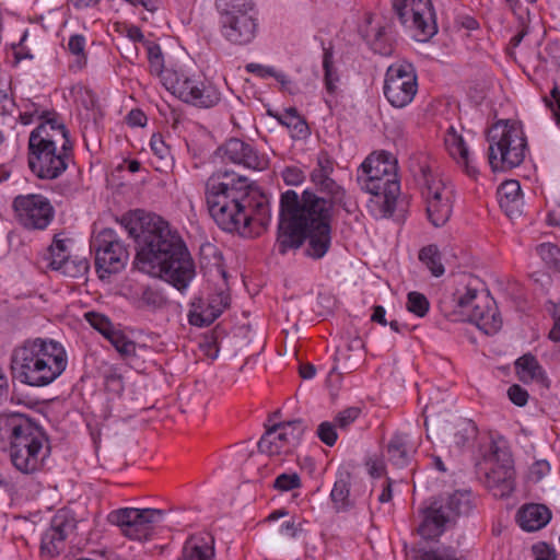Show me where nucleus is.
I'll return each instance as SVG.
<instances>
[{"label": "nucleus", "instance_id": "nucleus-1", "mask_svg": "<svg viewBox=\"0 0 560 560\" xmlns=\"http://www.w3.org/2000/svg\"><path fill=\"white\" fill-rule=\"evenodd\" d=\"M329 196V200L305 190L300 199L294 190H287L280 199L278 250L284 255L289 249H298L305 242V255L319 259L326 255L331 244V209L335 205L351 212L346 191L332 178L318 187Z\"/></svg>", "mask_w": 560, "mask_h": 560}, {"label": "nucleus", "instance_id": "nucleus-2", "mask_svg": "<svg viewBox=\"0 0 560 560\" xmlns=\"http://www.w3.org/2000/svg\"><path fill=\"white\" fill-rule=\"evenodd\" d=\"M136 241L137 269L184 290L195 277V264L184 241L161 217L136 209L115 218Z\"/></svg>", "mask_w": 560, "mask_h": 560}, {"label": "nucleus", "instance_id": "nucleus-3", "mask_svg": "<svg viewBox=\"0 0 560 560\" xmlns=\"http://www.w3.org/2000/svg\"><path fill=\"white\" fill-rule=\"evenodd\" d=\"M206 203L214 222L226 232H244L253 220L250 207L256 208L260 224H266L267 209L264 196L257 195L249 179L228 170L213 173L206 182Z\"/></svg>", "mask_w": 560, "mask_h": 560}, {"label": "nucleus", "instance_id": "nucleus-4", "mask_svg": "<svg viewBox=\"0 0 560 560\" xmlns=\"http://www.w3.org/2000/svg\"><path fill=\"white\" fill-rule=\"evenodd\" d=\"M28 138V167L42 179L58 178L72 161V143L66 126L48 113Z\"/></svg>", "mask_w": 560, "mask_h": 560}, {"label": "nucleus", "instance_id": "nucleus-5", "mask_svg": "<svg viewBox=\"0 0 560 560\" xmlns=\"http://www.w3.org/2000/svg\"><path fill=\"white\" fill-rule=\"evenodd\" d=\"M67 366L63 347L54 340L36 338L16 348L11 358L14 377L30 386L52 383Z\"/></svg>", "mask_w": 560, "mask_h": 560}, {"label": "nucleus", "instance_id": "nucleus-6", "mask_svg": "<svg viewBox=\"0 0 560 560\" xmlns=\"http://www.w3.org/2000/svg\"><path fill=\"white\" fill-rule=\"evenodd\" d=\"M488 160L493 172L518 166L525 158L526 138L517 122L499 121L488 132Z\"/></svg>", "mask_w": 560, "mask_h": 560}, {"label": "nucleus", "instance_id": "nucleus-7", "mask_svg": "<svg viewBox=\"0 0 560 560\" xmlns=\"http://www.w3.org/2000/svg\"><path fill=\"white\" fill-rule=\"evenodd\" d=\"M475 506L470 490H457L445 501L434 500L423 510V520L418 526V534L427 540L435 539L443 534L447 524H455L457 518L468 516Z\"/></svg>", "mask_w": 560, "mask_h": 560}, {"label": "nucleus", "instance_id": "nucleus-8", "mask_svg": "<svg viewBox=\"0 0 560 560\" xmlns=\"http://www.w3.org/2000/svg\"><path fill=\"white\" fill-rule=\"evenodd\" d=\"M477 475L493 497L511 495L515 488V470L510 451L492 442L489 453L477 464Z\"/></svg>", "mask_w": 560, "mask_h": 560}, {"label": "nucleus", "instance_id": "nucleus-9", "mask_svg": "<svg viewBox=\"0 0 560 560\" xmlns=\"http://www.w3.org/2000/svg\"><path fill=\"white\" fill-rule=\"evenodd\" d=\"M45 442L47 443L48 439L42 427L25 416L9 445L14 467L24 474L37 470Z\"/></svg>", "mask_w": 560, "mask_h": 560}, {"label": "nucleus", "instance_id": "nucleus-10", "mask_svg": "<svg viewBox=\"0 0 560 560\" xmlns=\"http://www.w3.org/2000/svg\"><path fill=\"white\" fill-rule=\"evenodd\" d=\"M165 515L161 509L119 508L107 514V523L119 528L122 536L130 540H149L154 524Z\"/></svg>", "mask_w": 560, "mask_h": 560}, {"label": "nucleus", "instance_id": "nucleus-11", "mask_svg": "<svg viewBox=\"0 0 560 560\" xmlns=\"http://www.w3.org/2000/svg\"><path fill=\"white\" fill-rule=\"evenodd\" d=\"M418 182L423 186L422 194L427 201V213L435 226H443L453 212L454 192L442 179L433 177L431 170L421 166Z\"/></svg>", "mask_w": 560, "mask_h": 560}, {"label": "nucleus", "instance_id": "nucleus-12", "mask_svg": "<svg viewBox=\"0 0 560 560\" xmlns=\"http://www.w3.org/2000/svg\"><path fill=\"white\" fill-rule=\"evenodd\" d=\"M456 303L460 312L468 316L469 322L475 323L486 335H494L501 329L502 319L489 295L480 294L478 290L467 287L465 292L457 296Z\"/></svg>", "mask_w": 560, "mask_h": 560}, {"label": "nucleus", "instance_id": "nucleus-13", "mask_svg": "<svg viewBox=\"0 0 560 560\" xmlns=\"http://www.w3.org/2000/svg\"><path fill=\"white\" fill-rule=\"evenodd\" d=\"M163 85L182 101L199 107H212L220 101V93L214 86L177 70H167Z\"/></svg>", "mask_w": 560, "mask_h": 560}, {"label": "nucleus", "instance_id": "nucleus-14", "mask_svg": "<svg viewBox=\"0 0 560 560\" xmlns=\"http://www.w3.org/2000/svg\"><path fill=\"white\" fill-rule=\"evenodd\" d=\"M418 91L417 74L411 63L398 61L385 74L384 95L392 106L402 108L412 102Z\"/></svg>", "mask_w": 560, "mask_h": 560}, {"label": "nucleus", "instance_id": "nucleus-15", "mask_svg": "<svg viewBox=\"0 0 560 560\" xmlns=\"http://www.w3.org/2000/svg\"><path fill=\"white\" fill-rule=\"evenodd\" d=\"M393 9L406 27L417 32L425 42L438 31L431 0H394Z\"/></svg>", "mask_w": 560, "mask_h": 560}, {"label": "nucleus", "instance_id": "nucleus-16", "mask_svg": "<svg viewBox=\"0 0 560 560\" xmlns=\"http://www.w3.org/2000/svg\"><path fill=\"white\" fill-rule=\"evenodd\" d=\"M304 432L301 420L279 422L269 427L258 442V450L269 456L289 454Z\"/></svg>", "mask_w": 560, "mask_h": 560}, {"label": "nucleus", "instance_id": "nucleus-17", "mask_svg": "<svg viewBox=\"0 0 560 560\" xmlns=\"http://www.w3.org/2000/svg\"><path fill=\"white\" fill-rule=\"evenodd\" d=\"M77 521L67 510H59L42 534L39 555L43 559H54L66 549L67 539L75 532Z\"/></svg>", "mask_w": 560, "mask_h": 560}, {"label": "nucleus", "instance_id": "nucleus-18", "mask_svg": "<svg viewBox=\"0 0 560 560\" xmlns=\"http://www.w3.org/2000/svg\"><path fill=\"white\" fill-rule=\"evenodd\" d=\"M20 223L30 230H44L54 218V208L42 195L18 196L13 201Z\"/></svg>", "mask_w": 560, "mask_h": 560}, {"label": "nucleus", "instance_id": "nucleus-19", "mask_svg": "<svg viewBox=\"0 0 560 560\" xmlns=\"http://www.w3.org/2000/svg\"><path fill=\"white\" fill-rule=\"evenodd\" d=\"M397 175V161L389 153L369 155L357 172V182L360 187H376L375 179L381 177L395 178Z\"/></svg>", "mask_w": 560, "mask_h": 560}, {"label": "nucleus", "instance_id": "nucleus-20", "mask_svg": "<svg viewBox=\"0 0 560 560\" xmlns=\"http://www.w3.org/2000/svg\"><path fill=\"white\" fill-rule=\"evenodd\" d=\"M218 151L222 153L224 160L249 170L261 171L268 165V160L264 155H260L249 143L237 138L228 140Z\"/></svg>", "mask_w": 560, "mask_h": 560}, {"label": "nucleus", "instance_id": "nucleus-21", "mask_svg": "<svg viewBox=\"0 0 560 560\" xmlns=\"http://www.w3.org/2000/svg\"><path fill=\"white\" fill-rule=\"evenodd\" d=\"M223 36L231 43L236 45H245L249 43L256 34V20L250 14H240L236 16H228L221 20Z\"/></svg>", "mask_w": 560, "mask_h": 560}, {"label": "nucleus", "instance_id": "nucleus-22", "mask_svg": "<svg viewBox=\"0 0 560 560\" xmlns=\"http://www.w3.org/2000/svg\"><path fill=\"white\" fill-rule=\"evenodd\" d=\"M389 28V24L374 23L373 14L366 13L363 23L359 26V33L375 52L389 55L392 52L388 37Z\"/></svg>", "mask_w": 560, "mask_h": 560}, {"label": "nucleus", "instance_id": "nucleus-23", "mask_svg": "<svg viewBox=\"0 0 560 560\" xmlns=\"http://www.w3.org/2000/svg\"><path fill=\"white\" fill-rule=\"evenodd\" d=\"M376 187H361L362 190L382 199L381 211L383 217H390L396 209L397 197L400 194L398 175L395 178L381 177L375 179Z\"/></svg>", "mask_w": 560, "mask_h": 560}, {"label": "nucleus", "instance_id": "nucleus-24", "mask_svg": "<svg viewBox=\"0 0 560 560\" xmlns=\"http://www.w3.org/2000/svg\"><path fill=\"white\" fill-rule=\"evenodd\" d=\"M445 147L450 155L464 167L469 177H477L478 170L472 165L469 158L468 147L466 145L463 136L457 132L454 127H450L444 138Z\"/></svg>", "mask_w": 560, "mask_h": 560}, {"label": "nucleus", "instance_id": "nucleus-25", "mask_svg": "<svg viewBox=\"0 0 560 560\" xmlns=\"http://www.w3.org/2000/svg\"><path fill=\"white\" fill-rule=\"evenodd\" d=\"M498 199L501 209L510 219L518 218L523 212V197L521 185L511 179L502 183L498 188Z\"/></svg>", "mask_w": 560, "mask_h": 560}, {"label": "nucleus", "instance_id": "nucleus-26", "mask_svg": "<svg viewBox=\"0 0 560 560\" xmlns=\"http://www.w3.org/2000/svg\"><path fill=\"white\" fill-rule=\"evenodd\" d=\"M214 558V538L209 535L190 536L182 551L178 560H213Z\"/></svg>", "mask_w": 560, "mask_h": 560}, {"label": "nucleus", "instance_id": "nucleus-27", "mask_svg": "<svg viewBox=\"0 0 560 560\" xmlns=\"http://www.w3.org/2000/svg\"><path fill=\"white\" fill-rule=\"evenodd\" d=\"M551 518L549 509L544 504L524 505L517 513V522L526 532H536L545 527Z\"/></svg>", "mask_w": 560, "mask_h": 560}, {"label": "nucleus", "instance_id": "nucleus-28", "mask_svg": "<svg viewBox=\"0 0 560 560\" xmlns=\"http://www.w3.org/2000/svg\"><path fill=\"white\" fill-rule=\"evenodd\" d=\"M516 374L523 383L537 382L545 387L549 386V380L539 364L538 360L532 353H526L515 361Z\"/></svg>", "mask_w": 560, "mask_h": 560}, {"label": "nucleus", "instance_id": "nucleus-29", "mask_svg": "<svg viewBox=\"0 0 560 560\" xmlns=\"http://www.w3.org/2000/svg\"><path fill=\"white\" fill-rule=\"evenodd\" d=\"M230 300V294L226 291L221 290L210 299L206 310L199 314L190 315V324L196 326H209L222 314L226 307H229Z\"/></svg>", "mask_w": 560, "mask_h": 560}, {"label": "nucleus", "instance_id": "nucleus-30", "mask_svg": "<svg viewBox=\"0 0 560 560\" xmlns=\"http://www.w3.org/2000/svg\"><path fill=\"white\" fill-rule=\"evenodd\" d=\"M107 341L110 342L118 355L129 361L137 357L138 346L125 331L116 329L107 318Z\"/></svg>", "mask_w": 560, "mask_h": 560}, {"label": "nucleus", "instance_id": "nucleus-31", "mask_svg": "<svg viewBox=\"0 0 560 560\" xmlns=\"http://www.w3.org/2000/svg\"><path fill=\"white\" fill-rule=\"evenodd\" d=\"M114 236V230L107 229V273L121 270L129 258L126 247L116 241Z\"/></svg>", "mask_w": 560, "mask_h": 560}, {"label": "nucleus", "instance_id": "nucleus-32", "mask_svg": "<svg viewBox=\"0 0 560 560\" xmlns=\"http://www.w3.org/2000/svg\"><path fill=\"white\" fill-rule=\"evenodd\" d=\"M91 248L95 252V267L98 278L105 279V221L98 219L94 222L91 236Z\"/></svg>", "mask_w": 560, "mask_h": 560}, {"label": "nucleus", "instance_id": "nucleus-33", "mask_svg": "<svg viewBox=\"0 0 560 560\" xmlns=\"http://www.w3.org/2000/svg\"><path fill=\"white\" fill-rule=\"evenodd\" d=\"M388 459L397 467L409 463L410 454L406 434H395L387 445Z\"/></svg>", "mask_w": 560, "mask_h": 560}, {"label": "nucleus", "instance_id": "nucleus-34", "mask_svg": "<svg viewBox=\"0 0 560 560\" xmlns=\"http://www.w3.org/2000/svg\"><path fill=\"white\" fill-rule=\"evenodd\" d=\"M24 417L18 412L0 415V448L9 447Z\"/></svg>", "mask_w": 560, "mask_h": 560}, {"label": "nucleus", "instance_id": "nucleus-35", "mask_svg": "<svg viewBox=\"0 0 560 560\" xmlns=\"http://www.w3.org/2000/svg\"><path fill=\"white\" fill-rule=\"evenodd\" d=\"M215 4L221 20L228 19V16L249 14L253 9L252 0H217Z\"/></svg>", "mask_w": 560, "mask_h": 560}, {"label": "nucleus", "instance_id": "nucleus-36", "mask_svg": "<svg viewBox=\"0 0 560 560\" xmlns=\"http://www.w3.org/2000/svg\"><path fill=\"white\" fill-rule=\"evenodd\" d=\"M419 259L431 271L432 276L440 277L444 273L441 254L436 245H429L419 252Z\"/></svg>", "mask_w": 560, "mask_h": 560}, {"label": "nucleus", "instance_id": "nucleus-37", "mask_svg": "<svg viewBox=\"0 0 560 560\" xmlns=\"http://www.w3.org/2000/svg\"><path fill=\"white\" fill-rule=\"evenodd\" d=\"M350 494V475L342 474L334 485L330 497L338 509H347L351 505Z\"/></svg>", "mask_w": 560, "mask_h": 560}, {"label": "nucleus", "instance_id": "nucleus-38", "mask_svg": "<svg viewBox=\"0 0 560 560\" xmlns=\"http://www.w3.org/2000/svg\"><path fill=\"white\" fill-rule=\"evenodd\" d=\"M70 258V254L65 240H60L57 236L54 238L52 244L48 248L47 259L48 267L52 270L58 271L61 265Z\"/></svg>", "mask_w": 560, "mask_h": 560}, {"label": "nucleus", "instance_id": "nucleus-39", "mask_svg": "<svg viewBox=\"0 0 560 560\" xmlns=\"http://www.w3.org/2000/svg\"><path fill=\"white\" fill-rule=\"evenodd\" d=\"M324 81L328 93L332 94L337 90L336 83L339 81L337 69L334 67L332 48H324L323 56Z\"/></svg>", "mask_w": 560, "mask_h": 560}, {"label": "nucleus", "instance_id": "nucleus-40", "mask_svg": "<svg viewBox=\"0 0 560 560\" xmlns=\"http://www.w3.org/2000/svg\"><path fill=\"white\" fill-rule=\"evenodd\" d=\"M537 254L545 264L560 272V248L551 243H542L536 247Z\"/></svg>", "mask_w": 560, "mask_h": 560}, {"label": "nucleus", "instance_id": "nucleus-41", "mask_svg": "<svg viewBox=\"0 0 560 560\" xmlns=\"http://www.w3.org/2000/svg\"><path fill=\"white\" fill-rule=\"evenodd\" d=\"M278 120L280 124L292 128L298 135H305L307 131L306 122L298 114L296 108L290 107L284 110L283 114L279 115Z\"/></svg>", "mask_w": 560, "mask_h": 560}, {"label": "nucleus", "instance_id": "nucleus-42", "mask_svg": "<svg viewBox=\"0 0 560 560\" xmlns=\"http://www.w3.org/2000/svg\"><path fill=\"white\" fill-rule=\"evenodd\" d=\"M147 50L151 73L159 75L161 78V81L163 82V75L167 72L168 69H164V62L160 46L153 43H148Z\"/></svg>", "mask_w": 560, "mask_h": 560}, {"label": "nucleus", "instance_id": "nucleus-43", "mask_svg": "<svg viewBox=\"0 0 560 560\" xmlns=\"http://www.w3.org/2000/svg\"><path fill=\"white\" fill-rule=\"evenodd\" d=\"M477 434V428L471 420L462 419L456 424V431L454 433V443L456 446H464L470 439Z\"/></svg>", "mask_w": 560, "mask_h": 560}, {"label": "nucleus", "instance_id": "nucleus-44", "mask_svg": "<svg viewBox=\"0 0 560 560\" xmlns=\"http://www.w3.org/2000/svg\"><path fill=\"white\" fill-rule=\"evenodd\" d=\"M89 270V262L83 258H69L59 268V272L70 278L83 277Z\"/></svg>", "mask_w": 560, "mask_h": 560}, {"label": "nucleus", "instance_id": "nucleus-45", "mask_svg": "<svg viewBox=\"0 0 560 560\" xmlns=\"http://www.w3.org/2000/svg\"><path fill=\"white\" fill-rule=\"evenodd\" d=\"M430 303L424 294L412 291L407 295V310L419 316L423 317L429 312Z\"/></svg>", "mask_w": 560, "mask_h": 560}, {"label": "nucleus", "instance_id": "nucleus-46", "mask_svg": "<svg viewBox=\"0 0 560 560\" xmlns=\"http://www.w3.org/2000/svg\"><path fill=\"white\" fill-rule=\"evenodd\" d=\"M166 303L163 294L151 288H145L138 301V307L158 310L162 308Z\"/></svg>", "mask_w": 560, "mask_h": 560}, {"label": "nucleus", "instance_id": "nucleus-47", "mask_svg": "<svg viewBox=\"0 0 560 560\" xmlns=\"http://www.w3.org/2000/svg\"><path fill=\"white\" fill-rule=\"evenodd\" d=\"M301 486V478L296 472L281 474L276 478L273 482V488L279 491H290L293 489H298Z\"/></svg>", "mask_w": 560, "mask_h": 560}, {"label": "nucleus", "instance_id": "nucleus-48", "mask_svg": "<svg viewBox=\"0 0 560 560\" xmlns=\"http://www.w3.org/2000/svg\"><path fill=\"white\" fill-rule=\"evenodd\" d=\"M419 560H457L456 552L452 547H444L442 550L419 549Z\"/></svg>", "mask_w": 560, "mask_h": 560}, {"label": "nucleus", "instance_id": "nucleus-49", "mask_svg": "<svg viewBox=\"0 0 560 560\" xmlns=\"http://www.w3.org/2000/svg\"><path fill=\"white\" fill-rule=\"evenodd\" d=\"M332 172L331 162L328 159H318V167L313 170L311 174L312 182L317 186H322Z\"/></svg>", "mask_w": 560, "mask_h": 560}, {"label": "nucleus", "instance_id": "nucleus-50", "mask_svg": "<svg viewBox=\"0 0 560 560\" xmlns=\"http://www.w3.org/2000/svg\"><path fill=\"white\" fill-rule=\"evenodd\" d=\"M319 440L328 446H332L337 441L336 424L325 421L317 428Z\"/></svg>", "mask_w": 560, "mask_h": 560}, {"label": "nucleus", "instance_id": "nucleus-51", "mask_svg": "<svg viewBox=\"0 0 560 560\" xmlns=\"http://www.w3.org/2000/svg\"><path fill=\"white\" fill-rule=\"evenodd\" d=\"M361 413L359 407H348L336 416V425L340 429H347L354 422Z\"/></svg>", "mask_w": 560, "mask_h": 560}, {"label": "nucleus", "instance_id": "nucleus-52", "mask_svg": "<svg viewBox=\"0 0 560 560\" xmlns=\"http://www.w3.org/2000/svg\"><path fill=\"white\" fill-rule=\"evenodd\" d=\"M94 131L95 122L92 126L85 125L83 129V138L88 150L91 153H98L101 151L102 143Z\"/></svg>", "mask_w": 560, "mask_h": 560}, {"label": "nucleus", "instance_id": "nucleus-53", "mask_svg": "<svg viewBox=\"0 0 560 560\" xmlns=\"http://www.w3.org/2000/svg\"><path fill=\"white\" fill-rule=\"evenodd\" d=\"M550 472V464L545 460H536L529 468L528 478L533 482L541 481Z\"/></svg>", "mask_w": 560, "mask_h": 560}, {"label": "nucleus", "instance_id": "nucleus-54", "mask_svg": "<svg viewBox=\"0 0 560 560\" xmlns=\"http://www.w3.org/2000/svg\"><path fill=\"white\" fill-rule=\"evenodd\" d=\"M551 100L544 98L546 106L552 112L553 118L558 126H560V90L557 85L550 92Z\"/></svg>", "mask_w": 560, "mask_h": 560}, {"label": "nucleus", "instance_id": "nucleus-55", "mask_svg": "<svg viewBox=\"0 0 560 560\" xmlns=\"http://www.w3.org/2000/svg\"><path fill=\"white\" fill-rule=\"evenodd\" d=\"M508 396H509L510 400L514 405H516L518 407L525 406L527 404V400H528V393H527V390L524 389L518 384H513L512 386L509 387Z\"/></svg>", "mask_w": 560, "mask_h": 560}, {"label": "nucleus", "instance_id": "nucleus-56", "mask_svg": "<svg viewBox=\"0 0 560 560\" xmlns=\"http://www.w3.org/2000/svg\"><path fill=\"white\" fill-rule=\"evenodd\" d=\"M444 411H447V408L443 399H431L430 402L425 405L422 411L424 416V427H428V419L430 416H438L443 413Z\"/></svg>", "mask_w": 560, "mask_h": 560}, {"label": "nucleus", "instance_id": "nucleus-57", "mask_svg": "<svg viewBox=\"0 0 560 560\" xmlns=\"http://www.w3.org/2000/svg\"><path fill=\"white\" fill-rule=\"evenodd\" d=\"M83 316L92 328L105 337V315L90 311L85 312Z\"/></svg>", "mask_w": 560, "mask_h": 560}, {"label": "nucleus", "instance_id": "nucleus-58", "mask_svg": "<svg viewBox=\"0 0 560 560\" xmlns=\"http://www.w3.org/2000/svg\"><path fill=\"white\" fill-rule=\"evenodd\" d=\"M150 145L154 154L161 159L165 160L170 156V149L165 144L164 140L160 135H153L150 141Z\"/></svg>", "mask_w": 560, "mask_h": 560}, {"label": "nucleus", "instance_id": "nucleus-59", "mask_svg": "<svg viewBox=\"0 0 560 560\" xmlns=\"http://www.w3.org/2000/svg\"><path fill=\"white\" fill-rule=\"evenodd\" d=\"M282 178L287 185L296 186L304 180L303 172L298 167H285Z\"/></svg>", "mask_w": 560, "mask_h": 560}, {"label": "nucleus", "instance_id": "nucleus-60", "mask_svg": "<svg viewBox=\"0 0 560 560\" xmlns=\"http://www.w3.org/2000/svg\"><path fill=\"white\" fill-rule=\"evenodd\" d=\"M246 70L250 73H257L261 78L275 77L277 80L283 83V75L275 72L272 68H266L258 63H248Z\"/></svg>", "mask_w": 560, "mask_h": 560}, {"label": "nucleus", "instance_id": "nucleus-61", "mask_svg": "<svg viewBox=\"0 0 560 560\" xmlns=\"http://www.w3.org/2000/svg\"><path fill=\"white\" fill-rule=\"evenodd\" d=\"M124 383L121 374L116 372L107 374V392H112L115 396L120 397L124 392Z\"/></svg>", "mask_w": 560, "mask_h": 560}, {"label": "nucleus", "instance_id": "nucleus-62", "mask_svg": "<svg viewBox=\"0 0 560 560\" xmlns=\"http://www.w3.org/2000/svg\"><path fill=\"white\" fill-rule=\"evenodd\" d=\"M84 46L85 39L82 35H72L68 42L69 50L80 59H84Z\"/></svg>", "mask_w": 560, "mask_h": 560}, {"label": "nucleus", "instance_id": "nucleus-63", "mask_svg": "<svg viewBox=\"0 0 560 560\" xmlns=\"http://www.w3.org/2000/svg\"><path fill=\"white\" fill-rule=\"evenodd\" d=\"M534 552L536 555L535 560H556V552L547 544H538L534 546Z\"/></svg>", "mask_w": 560, "mask_h": 560}, {"label": "nucleus", "instance_id": "nucleus-64", "mask_svg": "<svg viewBox=\"0 0 560 560\" xmlns=\"http://www.w3.org/2000/svg\"><path fill=\"white\" fill-rule=\"evenodd\" d=\"M148 118L145 114L141 109H132L127 116V122L131 127H144L147 125Z\"/></svg>", "mask_w": 560, "mask_h": 560}]
</instances>
